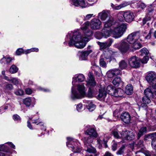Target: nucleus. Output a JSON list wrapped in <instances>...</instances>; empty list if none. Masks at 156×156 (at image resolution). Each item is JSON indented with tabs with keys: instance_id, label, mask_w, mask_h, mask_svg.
I'll list each match as a JSON object with an SVG mask.
<instances>
[{
	"instance_id": "nucleus-29",
	"label": "nucleus",
	"mask_w": 156,
	"mask_h": 156,
	"mask_svg": "<svg viewBox=\"0 0 156 156\" xmlns=\"http://www.w3.org/2000/svg\"><path fill=\"white\" fill-rule=\"evenodd\" d=\"M115 89L112 86L110 85L107 86L105 91L109 94L113 96Z\"/></svg>"
},
{
	"instance_id": "nucleus-59",
	"label": "nucleus",
	"mask_w": 156,
	"mask_h": 156,
	"mask_svg": "<svg viewBox=\"0 0 156 156\" xmlns=\"http://www.w3.org/2000/svg\"><path fill=\"white\" fill-rule=\"evenodd\" d=\"M93 14H88L85 17L86 20H88L90 19L93 16Z\"/></svg>"
},
{
	"instance_id": "nucleus-57",
	"label": "nucleus",
	"mask_w": 156,
	"mask_h": 156,
	"mask_svg": "<svg viewBox=\"0 0 156 156\" xmlns=\"http://www.w3.org/2000/svg\"><path fill=\"white\" fill-rule=\"evenodd\" d=\"M143 141L142 140H140L136 143V145L138 147H141L143 145Z\"/></svg>"
},
{
	"instance_id": "nucleus-10",
	"label": "nucleus",
	"mask_w": 156,
	"mask_h": 156,
	"mask_svg": "<svg viewBox=\"0 0 156 156\" xmlns=\"http://www.w3.org/2000/svg\"><path fill=\"white\" fill-rule=\"evenodd\" d=\"M101 23V22L99 19H93L90 22V27L93 30H99L102 27Z\"/></svg>"
},
{
	"instance_id": "nucleus-6",
	"label": "nucleus",
	"mask_w": 156,
	"mask_h": 156,
	"mask_svg": "<svg viewBox=\"0 0 156 156\" xmlns=\"http://www.w3.org/2000/svg\"><path fill=\"white\" fill-rule=\"evenodd\" d=\"M141 60L136 56H134L130 58L128 60L129 65L134 68L139 67L140 65Z\"/></svg>"
},
{
	"instance_id": "nucleus-42",
	"label": "nucleus",
	"mask_w": 156,
	"mask_h": 156,
	"mask_svg": "<svg viewBox=\"0 0 156 156\" xmlns=\"http://www.w3.org/2000/svg\"><path fill=\"white\" fill-rule=\"evenodd\" d=\"M141 55L143 56L144 55H147L149 53V51L146 48H144L140 50Z\"/></svg>"
},
{
	"instance_id": "nucleus-60",
	"label": "nucleus",
	"mask_w": 156,
	"mask_h": 156,
	"mask_svg": "<svg viewBox=\"0 0 156 156\" xmlns=\"http://www.w3.org/2000/svg\"><path fill=\"white\" fill-rule=\"evenodd\" d=\"M118 19L120 21H123L124 20V18L123 16H120L119 15V13L118 14Z\"/></svg>"
},
{
	"instance_id": "nucleus-49",
	"label": "nucleus",
	"mask_w": 156,
	"mask_h": 156,
	"mask_svg": "<svg viewBox=\"0 0 156 156\" xmlns=\"http://www.w3.org/2000/svg\"><path fill=\"white\" fill-rule=\"evenodd\" d=\"M151 145L154 149H156V138H154L152 140Z\"/></svg>"
},
{
	"instance_id": "nucleus-5",
	"label": "nucleus",
	"mask_w": 156,
	"mask_h": 156,
	"mask_svg": "<svg viewBox=\"0 0 156 156\" xmlns=\"http://www.w3.org/2000/svg\"><path fill=\"white\" fill-rule=\"evenodd\" d=\"M140 37V33L139 32L132 33L128 36L126 41L130 44H134Z\"/></svg>"
},
{
	"instance_id": "nucleus-12",
	"label": "nucleus",
	"mask_w": 156,
	"mask_h": 156,
	"mask_svg": "<svg viewBox=\"0 0 156 156\" xmlns=\"http://www.w3.org/2000/svg\"><path fill=\"white\" fill-rule=\"evenodd\" d=\"M113 40L111 38L108 39V41L105 42H98V44L101 50H103L111 46L113 42Z\"/></svg>"
},
{
	"instance_id": "nucleus-56",
	"label": "nucleus",
	"mask_w": 156,
	"mask_h": 156,
	"mask_svg": "<svg viewBox=\"0 0 156 156\" xmlns=\"http://www.w3.org/2000/svg\"><path fill=\"white\" fill-rule=\"evenodd\" d=\"M117 148V144L115 142H113V144L112 145V149L113 151L116 150Z\"/></svg>"
},
{
	"instance_id": "nucleus-14",
	"label": "nucleus",
	"mask_w": 156,
	"mask_h": 156,
	"mask_svg": "<svg viewBox=\"0 0 156 156\" xmlns=\"http://www.w3.org/2000/svg\"><path fill=\"white\" fill-rule=\"evenodd\" d=\"M121 120L125 123H129L130 122L131 118L129 113L125 112L122 113L121 115Z\"/></svg>"
},
{
	"instance_id": "nucleus-46",
	"label": "nucleus",
	"mask_w": 156,
	"mask_h": 156,
	"mask_svg": "<svg viewBox=\"0 0 156 156\" xmlns=\"http://www.w3.org/2000/svg\"><path fill=\"white\" fill-rule=\"evenodd\" d=\"M13 119L15 121H17L18 122H20L21 121L20 117L17 114H15L13 115Z\"/></svg>"
},
{
	"instance_id": "nucleus-41",
	"label": "nucleus",
	"mask_w": 156,
	"mask_h": 156,
	"mask_svg": "<svg viewBox=\"0 0 156 156\" xmlns=\"http://www.w3.org/2000/svg\"><path fill=\"white\" fill-rule=\"evenodd\" d=\"M10 81L15 85H16L19 84L20 80H19L16 78H12L10 79Z\"/></svg>"
},
{
	"instance_id": "nucleus-11",
	"label": "nucleus",
	"mask_w": 156,
	"mask_h": 156,
	"mask_svg": "<svg viewBox=\"0 0 156 156\" xmlns=\"http://www.w3.org/2000/svg\"><path fill=\"white\" fill-rule=\"evenodd\" d=\"M121 136L122 138L126 140H131L135 138L134 133L132 131L126 130L121 133Z\"/></svg>"
},
{
	"instance_id": "nucleus-38",
	"label": "nucleus",
	"mask_w": 156,
	"mask_h": 156,
	"mask_svg": "<svg viewBox=\"0 0 156 156\" xmlns=\"http://www.w3.org/2000/svg\"><path fill=\"white\" fill-rule=\"evenodd\" d=\"M118 132V131L116 130H115L112 131V134L117 139L122 138L121 136V133L120 134V135Z\"/></svg>"
},
{
	"instance_id": "nucleus-61",
	"label": "nucleus",
	"mask_w": 156,
	"mask_h": 156,
	"mask_svg": "<svg viewBox=\"0 0 156 156\" xmlns=\"http://www.w3.org/2000/svg\"><path fill=\"white\" fill-rule=\"evenodd\" d=\"M30 50L31 51V52L35 51L37 52L39 50L38 48H32L30 49Z\"/></svg>"
},
{
	"instance_id": "nucleus-18",
	"label": "nucleus",
	"mask_w": 156,
	"mask_h": 156,
	"mask_svg": "<svg viewBox=\"0 0 156 156\" xmlns=\"http://www.w3.org/2000/svg\"><path fill=\"white\" fill-rule=\"evenodd\" d=\"M71 4L76 7H80L84 8L86 4L84 0H72Z\"/></svg>"
},
{
	"instance_id": "nucleus-34",
	"label": "nucleus",
	"mask_w": 156,
	"mask_h": 156,
	"mask_svg": "<svg viewBox=\"0 0 156 156\" xmlns=\"http://www.w3.org/2000/svg\"><path fill=\"white\" fill-rule=\"evenodd\" d=\"M12 59L11 58L9 57H4L2 58L0 61V62L1 63H2L4 61H5L6 63L8 64L9 63Z\"/></svg>"
},
{
	"instance_id": "nucleus-39",
	"label": "nucleus",
	"mask_w": 156,
	"mask_h": 156,
	"mask_svg": "<svg viewBox=\"0 0 156 156\" xmlns=\"http://www.w3.org/2000/svg\"><path fill=\"white\" fill-rule=\"evenodd\" d=\"M151 18L150 16H147L144 18L142 20V25H144L146 24L147 22L151 20Z\"/></svg>"
},
{
	"instance_id": "nucleus-4",
	"label": "nucleus",
	"mask_w": 156,
	"mask_h": 156,
	"mask_svg": "<svg viewBox=\"0 0 156 156\" xmlns=\"http://www.w3.org/2000/svg\"><path fill=\"white\" fill-rule=\"evenodd\" d=\"M83 139L85 145V150L89 153H96L97 151L95 148L93 147L90 144H89V137H84Z\"/></svg>"
},
{
	"instance_id": "nucleus-25",
	"label": "nucleus",
	"mask_w": 156,
	"mask_h": 156,
	"mask_svg": "<svg viewBox=\"0 0 156 156\" xmlns=\"http://www.w3.org/2000/svg\"><path fill=\"white\" fill-rule=\"evenodd\" d=\"M147 131V128L146 127H141L137 133V139H139L142 136L146 133Z\"/></svg>"
},
{
	"instance_id": "nucleus-30",
	"label": "nucleus",
	"mask_w": 156,
	"mask_h": 156,
	"mask_svg": "<svg viewBox=\"0 0 156 156\" xmlns=\"http://www.w3.org/2000/svg\"><path fill=\"white\" fill-rule=\"evenodd\" d=\"M144 93L145 96L149 97H152L153 96V94L151 89L148 88L146 89L144 91Z\"/></svg>"
},
{
	"instance_id": "nucleus-9",
	"label": "nucleus",
	"mask_w": 156,
	"mask_h": 156,
	"mask_svg": "<svg viewBox=\"0 0 156 156\" xmlns=\"http://www.w3.org/2000/svg\"><path fill=\"white\" fill-rule=\"evenodd\" d=\"M119 15L123 16L124 20L126 22H131L134 18V16L132 12L130 11H126L125 12H121L119 13Z\"/></svg>"
},
{
	"instance_id": "nucleus-7",
	"label": "nucleus",
	"mask_w": 156,
	"mask_h": 156,
	"mask_svg": "<svg viewBox=\"0 0 156 156\" xmlns=\"http://www.w3.org/2000/svg\"><path fill=\"white\" fill-rule=\"evenodd\" d=\"M118 48L122 54L127 53L130 51V45L126 40L121 41Z\"/></svg>"
},
{
	"instance_id": "nucleus-50",
	"label": "nucleus",
	"mask_w": 156,
	"mask_h": 156,
	"mask_svg": "<svg viewBox=\"0 0 156 156\" xmlns=\"http://www.w3.org/2000/svg\"><path fill=\"white\" fill-rule=\"evenodd\" d=\"M149 59L148 56H144L141 61L143 63H146L147 62Z\"/></svg>"
},
{
	"instance_id": "nucleus-3",
	"label": "nucleus",
	"mask_w": 156,
	"mask_h": 156,
	"mask_svg": "<svg viewBox=\"0 0 156 156\" xmlns=\"http://www.w3.org/2000/svg\"><path fill=\"white\" fill-rule=\"evenodd\" d=\"M77 90L79 94L74 91L73 87L71 89L72 94L71 98L73 99L81 98L83 97H86L89 98H92L93 97V89L91 88H89L88 93L85 94V87L83 84H79L77 85Z\"/></svg>"
},
{
	"instance_id": "nucleus-33",
	"label": "nucleus",
	"mask_w": 156,
	"mask_h": 156,
	"mask_svg": "<svg viewBox=\"0 0 156 156\" xmlns=\"http://www.w3.org/2000/svg\"><path fill=\"white\" fill-rule=\"evenodd\" d=\"M18 70V68L15 65H12L9 69V72L11 73H16Z\"/></svg>"
},
{
	"instance_id": "nucleus-27",
	"label": "nucleus",
	"mask_w": 156,
	"mask_h": 156,
	"mask_svg": "<svg viewBox=\"0 0 156 156\" xmlns=\"http://www.w3.org/2000/svg\"><path fill=\"white\" fill-rule=\"evenodd\" d=\"M113 23V19L112 18H110L109 19L104 23V28H112L113 29V27H111Z\"/></svg>"
},
{
	"instance_id": "nucleus-8",
	"label": "nucleus",
	"mask_w": 156,
	"mask_h": 156,
	"mask_svg": "<svg viewBox=\"0 0 156 156\" xmlns=\"http://www.w3.org/2000/svg\"><path fill=\"white\" fill-rule=\"evenodd\" d=\"M67 139L68 141L67 142L66 145L68 147L71 148L73 151L74 153H79L81 151V149L74 144L75 143L73 141V139L68 137Z\"/></svg>"
},
{
	"instance_id": "nucleus-51",
	"label": "nucleus",
	"mask_w": 156,
	"mask_h": 156,
	"mask_svg": "<svg viewBox=\"0 0 156 156\" xmlns=\"http://www.w3.org/2000/svg\"><path fill=\"white\" fill-rule=\"evenodd\" d=\"M138 5L139 8H140L142 9L146 7V5L144 3L140 2H138Z\"/></svg>"
},
{
	"instance_id": "nucleus-55",
	"label": "nucleus",
	"mask_w": 156,
	"mask_h": 156,
	"mask_svg": "<svg viewBox=\"0 0 156 156\" xmlns=\"http://www.w3.org/2000/svg\"><path fill=\"white\" fill-rule=\"evenodd\" d=\"M154 10V8L153 5H151L148 7L147 8V11L149 12H152Z\"/></svg>"
},
{
	"instance_id": "nucleus-63",
	"label": "nucleus",
	"mask_w": 156,
	"mask_h": 156,
	"mask_svg": "<svg viewBox=\"0 0 156 156\" xmlns=\"http://www.w3.org/2000/svg\"><path fill=\"white\" fill-rule=\"evenodd\" d=\"M8 144H9L12 148H13L14 149H15V146L12 143V142H8L7 143Z\"/></svg>"
},
{
	"instance_id": "nucleus-35",
	"label": "nucleus",
	"mask_w": 156,
	"mask_h": 156,
	"mask_svg": "<svg viewBox=\"0 0 156 156\" xmlns=\"http://www.w3.org/2000/svg\"><path fill=\"white\" fill-rule=\"evenodd\" d=\"M23 102L27 106L29 107L30 105L31 100L30 98H26L24 99Z\"/></svg>"
},
{
	"instance_id": "nucleus-43",
	"label": "nucleus",
	"mask_w": 156,
	"mask_h": 156,
	"mask_svg": "<svg viewBox=\"0 0 156 156\" xmlns=\"http://www.w3.org/2000/svg\"><path fill=\"white\" fill-rule=\"evenodd\" d=\"M125 147L124 146L121 147L116 152L117 154L121 155L123 154L124 152Z\"/></svg>"
},
{
	"instance_id": "nucleus-24",
	"label": "nucleus",
	"mask_w": 156,
	"mask_h": 156,
	"mask_svg": "<svg viewBox=\"0 0 156 156\" xmlns=\"http://www.w3.org/2000/svg\"><path fill=\"white\" fill-rule=\"evenodd\" d=\"M124 91L122 89L120 88L115 89L113 96L116 97H122L124 94Z\"/></svg>"
},
{
	"instance_id": "nucleus-23",
	"label": "nucleus",
	"mask_w": 156,
	"mask_h": 156,
	"mask_svg": "<svg viewBox=\"0 0 156 156\" xmlns=\"http://www.w3.org/2000/svg\"><path fill=\"white\" fill-rule=\"evenodd\" d=\"M88 76L89 77L88 79V84L91 86H94L96 85V83L92 73L91 72H89Z\"/></svg>"
},
{
	"instance_id": "nucleus-32",
	"label": "nucleus",
	"mask_w": 156,
	"mask_h": 156,
	"mask_svg": "<svg viewBox=\"0 0 156 156\" xmlns=\"http://www.w3.org/2000/svg\"><path fill=\"white\" fill-rule=\"evenodd\" d=\"M133 44L132 48L134 50L139 49L142 47V44L138 42L137 41L136 42L134 43V44Z\"/></svg>"
},
{
	"instance_id": "nucleus-45",
	"label": "nucleus",
	"mask_w": 156,
	"mask_h": 156,
	"mask_svg": "<svg viewBox=\"0 0 156 156\" xmlns=\"http://www.w3.org/2000/svg\"><path fill=\"white\" fill-rule=\"evenodd\" d=\"M104 58H101L100 60V63L101 66L105 67H106V64Z\"/></svg>"
},
{
	"instance_id": "nucleus-26",
	"label": "nucleus",
	"mask_w": 156,
	"mask_h": 156,
	"mask_svg": "<svg viewBox=\"0 0 156 156\" xmlns=\"http://www.w3.org/2000/svg\"><path fill=\"white\" fill-rule=\"evenodd\" d=\"M125 92L127 95L131 94L133 92V87L131 84H128L126 87Z\"/></svg>"
},
{
	"instance_id": "nucleus-36",
	"label": "nucleus",
	"mask_w": 156,
	"mask_h": 156,
	"mask_svg": "<svg viewBox=\"0 0 156 156\" xmlns=\"http://www.w3.org/2000/svg\"><path fill=\"white\" fill-rule=\"evenodd\" d=\"M119 67L121 69H123L127 67V64L124 60H122L119 63Z\"/></svg>"
},
{
	"instance_id": "nucleus-1",
	"label": "nucleus",
	"mask_w": 156,
	"mask_h": 156,
	"mask_svg": "<svg viewBox=\"0 0 156 156\" xmlns=\"http://www.w3.org/2000/svg\"><path fill=\"white\" fill-rule=\"evenodd\" d=\"M113 29L112 28H103L101 32L97 31L95 33V36L98 39H100L102 37L107 38L112 34L113 37L115 38L121 37L126 29V25L125 24L115 23L113 26Z\"/></svg>"
},
{
	"instance_id": "nucleus-37",
	"label": "nucleus",
	"mask_w": 156,
	"mask_h": 156,
	"mask_svg": "<svg viewBox=\"0 0 156 156\" xmlns=\"http://www.w3.org/2000/svg\"><path fill=\"white\" fill-rule=\"evenodd\" d=\"M13 88V86L10 84H7L5 86L4 90L5 92L6 91L11 90Z\"/></svg>"
},
{
	"instance_id": "nucleus-47",
	"label": "nucleus",
	"mask_w": 156,
	"mask_h": 156,
	"mask_svg": "<svg viewBox=\"0 0 156 156\" xmlns=\"http://www.w3.org/2000/svg\"><path fill=\"white\" fill-rule=\"evenodd\" d=\"M15 94L17 95H22L24 93L23 91L22 90L18 89L14 92Z\"/></svg>"
},
{
	"instance_id": "nucleus-52",
	"label": "nucleus",
	"mask_w": 156,
	"mask_h": 156,
	"mask_svg": "<svg viewBox=\"0 0 156 156\" xmlns=\"http://www.w3.org/2000/svg\"><path fill=\"white\" fill-rule=\"evenodd\" d=\"M25 91L26 94L28 95L31 94L33 92L32 90L30 88H26L25 90Z\"/></svg>"
},
{
	"instance_id": "nucleus-28",
	"label": "nucleus",
	"mask_w": 156,
	"mask_h": 156,
	"mask_svg": "<svg viewBox=\"0 0 156 156\" xmlns=\"http://www.w3.org/2000/svg\"><path fill=\"white\" fill-rule=\"evenodd\" d=\"M107 17L108 14L105 11H103L98 14V18L102 21L105 20Z\"/></svg>"
},
{
	"instance_id": "nucleus-40",
	"label": "nucleus",
	"mask_w": 156,
	"mask_h": 156,
	"mask_svg": "<svg viewBox=\"0 0 156 156\" xmlns=\"http://www.w3.org/2000/svg\"><path fill=\"white\" fill-rule=\"evenodd\" d=\"M95 108V105L93 104L92 103L90 102L88 106V109L90 111L92 112L93 111Z\"/></svg>"
},
{
	"instance_id": "nucleus-31",
	"label": "nucleus",
	"mask_w": 156,
	"mask_h": 156,
	"mask_svg": "<svg viewBox=\"0 0 156 156\" xmlns=\"http://www.w3.org/2000/svg\"><path fill=\"white\" fill-rule=\"evenodd\" d=\"M121 82V80L120 77H116L113 80V84L116 86H118Z\"/></svg>"
},
{
	"instance_id": "nucleus-16",
	"label": "nucleus",
	"mask_w": 156,
	"mask_h": 156,
	"mask_svg": "<svg viewBox=\"0 0 156 156\" xmlns=\"http://www.w3.org/2000/svg\"><path fill=\"white\" fill-rule=\"evenodd\" d=\"M107 93L104 89H99V94L97 97V98L101 101H105V98L107 97Z\"/></svg>"
},
{
	"instance_id": "nucleus-54",
	"label": "nucleus",
	"mask_w": 156,
	"mask_h": 156,
	"mask_svg": "<svg viewBox=\"0 0 156 156\" xmlns=\"http://www.w3.org/2000/svg\"><path fill=\"white\" fill-rule=\"evenodd\" d=\"M23 52V50L22 48H19L18 49L16 52V54L17 55H20Z\"/></svg>"
},
{
	"instance_id": "nucleus-62",
	"label": "nucleus",
	"mask_w": 156,
	"mask_h": 156,
	"mask_svg": "<svg viewBox=\"0 0 156 156\" xmlns=\"http://www.w3.org/2000/svg\"><path fill=\"white\" fill-rule=\"evenodd\" d=\"M103 156H112V154L109 152H106Z\"/></svg>"
},
{
	"instance_id": "nucleus-19",
	"label": "nucleus",
	"mask_w": 156,
	"mask_h": 156,
	"mask_svg": "<svg viewBox=\"0 0 156 156\" xmlns=\"http://www.w3.org/2000/svg\"><path fill=\"white\" fill-rule=\"evenodd\" d=\"M121 71L118 69H113L109 71L107 73L108 77L111 78L115 76L121 74Z\"/></svg>"
},
{
	"instance_id": "nucleus-64",
	"label": "nucleus",
	"mask_w": 156,
	"mask_h": 156,
	"mask_svg": "<svg viewBox=\"0 0 156 156\" xmlns=\"http://www.w3.org/2000/svg\"><path fill=\"white\" fill-rule=\"evenodd\" d=\"M27 126L29 127V128L31 129H33L32 126L31 125L29 121H27Z\"/></svg>"
},
{
	"instance_id": "nucleus-20",
	"label": "nucleus",
	"mask_w": 156,
	"mask_h": 156,
	"mask_svg": "<svg viewBox=\"0 0 156 156\" xmlns=\"http://www.w3.org/2000/svg\"><path fill=\"white\" fill-rule=\"evenodd\" d=\"M73 80L72 81V84L73 85V87H74V83H75L77 81L78 82H82L83 81L85 80V77L82 74H79L77 76H75L73 78ZM74 90V89L73 88Z\"/></svg>"
},
{
	"instance_id": "nucleus-17",
	"label": "nucleus",
	"mask_w": 156,
	"mask_h": 156,
	"mask_svg": "<svg viewBox=\"0 0 156 156\" xmlns=\"http://www.w3.org/2000/svg\"><path fill=\"white\" fill-rule=\"evenodd\" d=\"M150 97L146 96H144L142 99V102L138 103V105L143 108H146L147 106L146 104L149 103L151 101L149 99Z\"/></svg>"
},
{
	"instance_id": "nucleus-13",
	"label": "nucleus",
	"mask_w": 156,
	"mask_h": 156,
	"mask_svg": "<svg viewBox=\"0 0 156 156\" xmlns=\"http://www.w3.org/2000/svg\"><path fill=\"white\" fill-rule=\"evenodd\" d=\"M85 128L87 129L86 131V133L89 135L90 137H92L96 138L98 136V133L96 131L94 128H90L89 125H87L86 126Z\"/></svg>"
},
{
	"instance_id": "nucleus-58",
	"label": "nucleus",
	"mask_w": 156,
	"mask_h": 156,
	"mask_svg": "<svg viewBox=\"0 0 156 156\" xmlns=\"http://www.w3.org/2000/svg\"><path fill=\"white\" fill-rule=\"evenodd\" d=\"M149 84L153 88L156 90V82H153Z\"/></svg>"
},
{
	"instance_id": "nucleus-48",
	"label": "nucleus",
	"mask_w": 156,
	"mask_h": 156,
	"mask_svg": "<svg viewBox=\"0 0 156 156\" xmlns=\"http://www.w3.org/2000/svg\"><path fill=\"white\" fill-rule=\"evenodd\" d=\"M77 110L79 112L83 110V105L81 104H78L76 106Z\"/></svg>"
},
{
	"instance_id": "nucleus-2",
	"label": "nucleus",
	"mask_w": 156,
	"mask_h": 156,
	"mask_svg": "<svg viewBox=\"0 0 156 156\" xmlns=\"http://www.w3.org/2000/svg\"><path fill=\"white\" fill-rule=\"evenodd\" d=\"M92 34L91 30H87L84 32V35L82 36L79 31H75L73 32V36L70 39L68 44L69 46L74 45L77 48H82L88 41V37L91 36Z\"/></svg>"
},
{
	"instance_id": "nucleus-22",
	"label": "nucleus",
	"mask_w": 156,
	"mask_h": 156,
	"mask_svg": "<svg viewBox=\"0 0 156 156\" xmlns=\"http://www.w3.org/2000/svg\"><path fill=\"white\" fill-rule=\"evenodd\" d=\"M92 52L91 50L85 51H84L79 52L80 53V58L83 60H86L87 59V56L89 55Z\"/></svg>"
},
{
	"instance_id": "nucleus-53",
	"label": "nucleus",
	"mask_w": 156,
	"mask_h": 156,
	"mask_svg": "<svg viewBox=\"0 0 156 156\" xmlns=\"http://www.w3.org/2000/svg\"><path fill=\"white\" fill-rule=\"evenodd\" d=\"M153 32V29H151L150 31L148 34L145 37V38L146 39H148L150 38L151 36V34Z\"/></svg>"
},
{
	"instance_id": "nucleus-21",
	"label": "nucleus",
	"mask_w": 156,
	"mask_h": 156,
	"mask_svg": "<svg viewBox=\"0 0 156 156\" xmlns=\"http://www.w3.org/2000/svg\"><path fill=\"white\" fill-rule=\"evenodd\" d=\"M129 5V3L128 2H125L118 5H116L113 3H111V6L113 9L118 10L127 6Z\"/></svg>"
},
{
	"instance_id": "nucleus-44",
	"label": "nucleus",
	"mask_w": 156,
	"mask_h": 156,
	"mask_svg": "<svg viewBox=\"0 0 156 156\" xmlns=\"http://www.w3.org/2000/svg\"><path fill=\"white\" fill-rule=\"evenodd\" d=\"M90 23L89 22L87 21L83 24V27L81 28L82 30H86L89 27Z\"/></svg>"
},
{
	"instance_id": "nucleus-15",
	"label": "nucleus",
	"mask_w": 156,
	"mask_h": 156,
	"mask_svg": "<svg viewBox=\"0 0 156 156\" xmlns=\"http://www.w3.org/2000/svg\"><path fill=\"white\" fill-rule=\"evenodd\" d=\"M146 79L149 84L153 82H156V74L153 72H151L148 74Z\"/></svg>"
}]
</instances>
